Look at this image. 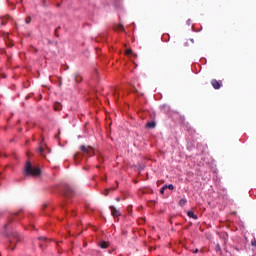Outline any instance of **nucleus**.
<instances>
[{
  "instance_id": "5701e85b",
  "label": "nucleus",
  "mask_w": 256,
  "mask_h": 256,
  "mask_svg": "<svg viewBox=\"0 0 256 256\" xmlns=\"http://www.w3.org/2000/svg\"><path fill=\"white\" fill-rule=\"evenodd\" d=\"M114 97H119V92H117V90L114 91Z\"/></svg>"
},
{
  "instance_id": "7ed1b4c3",
  "label": "nucleus",
  "mask_w": 256,
  "mask_h": 256,
  "mask_svg": "<svg viewBox=\"0 0 256 256\" xmlns=\"http://www.w3.org/2000/svg\"><path fill=\"white\" fill-rule=\"evenodd\" d=\"M80 151H82L83 155H89L90 157L94 155V150L90 146L82 145L80 146Z\"/></svg>"
},
{
  "instance_id": "20e7f679",
  "label": "nucleus",
  "mask_w": 256,
  "mask_h": 256,
  "mask_svg": "<svg viewBox=\"0 0 256 256\" xmlns=\"http://www.w3.org/2000/svg\"><path fill=\"white\" fill-rule=\"evenodd\" d=\"M64 197H66L67 199H71V197H75V190L67 186L64 190Z\"/></svg>"
},
{
  "instance_id": "412c9836",
  "label": "nucleus",
  "mask_w": 256,
  "mask_h": 256,
  "mask_svg": "<svg viewBox=\"0 0 256 256\" xmlns=\"http://www.w3.org/2000/svg\"><path fill=\"white\" fill-rule=\"evenodd\" d=\"M38 241H47V238L44 237V236H40V237L38 238Z\"/></svg>"
},
{
  "instance_id": "4be33fe9",
  "label": "nucleus",
  "mask_w": 256,
  "mask_h": 256,
  "mask_svg": "<svg viewBox=\"0 0 256 256\" xmlns=\"http://www.w3.org/2000/svg\"><path fill=\"white\" fill-rule=\"evenodd\" d=\"M25 21H26L27 25H29V23H31V17H27Z\"/></svg>"
},
{
  "instance_id": "9b49d317",
  "label": "nucleus",
  "mask_w": 256,
  "mask_h": 256,
  "mask_svg": "<svg viewBox=\"0 0 256 256\" xmlns=\"http://www.w3.org/2000/svg\"><path fill=\"white\" fill-rule=\"evenodd\" d=\"M155 122L154 121H152V122H148L147 124H146V127H147V129H155Z\"/></svg>"
},
{
  "instance_id": "1a4fd4ad",
  "label": "nucleus",
  "mask_w": 256,
  "mask_h": 256,
  "mask_svg": "<svg viewBox=\"0 0 256 256\" xmlns=\"http://www.w3.org/2000/svg\"><path fill=\"white\" fill-rule=\"evenodd\" d=\"M99 247H101V249H107V247H109V243L105 242V241H101L98 243Z\"/></svg>"
},
{
  "instance_id": "cd10ccee",
  "label": "nucleus",
  "mask_w": 256,
  "mask_h": 256,
  "mask_svg": "<svg viewBox=\"0 0 256 256\" xmlns=\"http://www.w3.org/2000/svg\"><path fill=\"white\" fill-rule=\"evenodd\" d=\"M197 251H198V250L196 249V250L194 251V253H197Z\"/></svg>"
},
{
  "instance_id": "f3484780",
  "label": "nucleus",
  "mask_w": 256,
  "mask_h": 256,
  "mask_svg": "<svg viewBox=\"0 0 256 256\" xmlns=\"http://www.w3.org/2000/svg\"><path fill=\"white\" fill-rule=\"evenodd\" d=\"M44 149H43V146H40L39 148H38V153L40 154V155H43V153H44Z\"/></svg>"
},
{
  "instance_id": "2eb2a0df",
  "label": "nucleus",
  "mask_w": 256,
  "mask_h": 256,
  "mask_svg": "<svg viewBox=\"0 0 256 256\" xmlns=\"http://www.w3.org/2000/svg\"><path fill=\"white\" fill-rule=\"evenodd\" d=\"M164 189H169L170 191H173V189H175V186H173V184L164 185Z\"/></svg>"
},
{
  "instance_id": "bb28decb",
  "label": "nucleus",
  "mask_w": 256,
  "mask_h": 256,
  "mask_svg": "<svg viewBox=\"0 0 256 256\" xmlns=\"http://www.w3.org/2000/svg\"><path fill=\"white\" fill-rule=\"evenodd\" d=\"M7 227H9V225L6 224V225L4 226V229H7Z\"/></svg>"
},
{
  "instance_id": "4468645a",
  "label": "nucleus",
  "mask_w": 256,
  "mask_h": 256,
  "mask_svg": "<svg viewBox=\"0 0 256 256\" xmlns=\"http://www.w3.org/2000/svg\"><path fill=\"white\" fill-rule=\"evenodd\" d=\"M74 161H75L76 165H79V163H81V161L79 160V154L74 155Z\"/></svg>"
},
{
  "instance_id": "f8f14e48",
  "label": "nucleus",
  "mask_w": 256,
  "mask_h": 256,
  "mask_svg": "<svg viewBox=\"0 0 256 256\" xmlns=\"http://www.w3.org/2000/svg\"><path fill=\"white\" fill-rule=\"evenodd\" d=\"M61 104L59 102L54 103V111H61Z\"/></svg>"
},
{
  "instance_id": "a878e982",
  "label": "nucleus",
  "mask_w": 256,
  "mask_h": 256,
  "mask_svg": "<svg viewBox=\"0 0 256 256\" xmlns=\"http://www.w3.org/2000/svg\"><path fill=\"white\" fill-rule=\"evenodd\" d=\"M116 201H118V202L121 201V198L117 197V198H116Z\"/></svg>"
},
{
  "instance_id": "f03ea898",
  "label": "nucleus",
  "mask_w": 256,
  "mask_h": 256,
  "mask_svg": "<svg viewBox=\"0 0 256 256\" xmlns=\"http://www.w3.org/2000/svg\"><path fill=\"white\" fill-rule=\"evenodd\" d=\"M21 241V237L19 236V232H12V240H10L9 249L11 251H15V246H11L13 243H19Z\"/></svg>"
},
{
  "instance_id": "a211bd4d",
  "label": "nucleus",
  "mask_w": 256,
  "mask_h": 256,
  "mask_svg": "<svg viewBox=\"0 0 256 256\" xmlns=\"http://www.w3.org/2000/svg\"><path fill=\"white\" fill-rule=\"evenodd\" d=\"M215 251L217 253L221 252V245L217 244L216 247H215Z\"/></svg>"
},
{
  "instance_id": "6ab92c4d",
  "label": "nucleus",
  "mask_w": 256,
  "mask_h": 256,
  "mask_svg": "<svg viewBox=\"0 0 256 256\" xmlns=\"http://www.w3.org/2000/svg\"><path fill=\"white\" fill-rule=\"evenodd\" d=\"M167 188H165V186H163L161 189H160V194L161 195H165V190H166Z\"/></svg>"
},
{
  "instance_id": "c85d7f7f",
  "label": "nucleus",
  "mask_w": 256,
  "mask_h": 256,
  "mask_svg": "<svg viewBox=\"0 0 256 256\" xmlns=\"http://www.w3.org/2000/svg\"><path fill=\"white\" fill-rule=\"evenodd\" d=\"M26 99H29V96H26Z\"/></svg>"
},
{
  "instance_id": "dca6fc26",
  "label": "nucleus",
  "mask_w": 256,
  "mask_h": 256,
  "mask_svg": "<svg viewBox=\"0 0 256 256\" xmlns=\"http://www.w3.org/2000/svg\"><path fill=\"white\" fill-rule=\"evenodd\" d=\"M109 191H115V188H108L104 191V195L107 196L109 195Z\"/></svg>"
},
{
  "instance_id": "0eeeda50",
  "label": "nucleus",
  "mask_w": 256,
  "mask_h": 256,
  "mask_svg": "<svg viewBox=\"0 0 256 256\" xmlns=\"http://www.w3.org/2000/svg\"><path fill=\"white\" fill-rule=\"evenodd\" d=\"M114 31H125V27L122 24H116L113 27Z\"/></svg>"
},
{
  "instance_id": "f257e3e1",
  "label": "nucleus",
  "mask_w": 256,
  "mask_h": 256,
  "mask_svg": "<svg viewBox=\"0 0 256 256\" xmlns=\"http://www.w3.org/2000/svg\"><path fill=\"white\" fill-rule=\"evenodd\" d=\"M24 173L26 177H29V175L32 177H39V175H41V168L33 167L31 162H27L24 168Z\"/></svg>"
},
{
  "instance_id": "aec40b11",
  "label": "nucleus",
  "mask_w": 256,
  "mask_h": 256,
  "mask_svg": "<svg viewBox=\"0 0 256 256\" xmlns=\"http://www.w3.org/2000/svg\"><path fill=\"white\" fill-rule=\"evenodd\" d=\"M132 53H133V50H131V49H127L125 51V55H131Z\"/></svg>"
},
{
  "instance_id": "393cba45",
  "label": "nucleus",
  "mask_w": 256,
  "mask_h": 256,
  "mask_svg": "<svg viewBox=\"0 0 256 256\" xmlns=\"http://www.w3.org/2000/svg\"><path fill=\"white\" fill-rule=\"evenodd\" d=\"M45 247V244H40V249H43Z\"/></svg>"
},
{
  "instance_id": "39448f33",
  "label": "nucleus",
  "mask_w": 256,
  "mask_h": 256,
  "mask_svg": "<svg viewBox=\"0 0 256 256\" xmlns=\"http://www.w3.org/2000/svg\"><path fill=\"white\" fill-rule=\"evenodd\" d=\"M112 217H121V212L115 206H110Z\"/></svg>"
},
{
  "instance_id": "b1692460",
  "label": "nucleus",
  "mask_w": 256,
  "mask_h": 256,
  "mask_svg": "<svg viewBox=\"0 0 256 256\" xmlns=\"http://www.w3.org/2000/svg\"><path fill=\"white\" fill-rule=\"evenodd\" d=\"M2 25H7V20L2 19Z\"/></svg>"
},
{
  "instance_id": "ddd939ff",
  "label": "nucleus",
  "mask_w": 256,
  "mask_h": 256,
  "mask_svg": "<svg viewBox=\"0 0 256 256\" xmlns=\"http://www.w3.org/2000/svg\"><path fill=\"white\" fill-rule=\"evenodd\" d=\"M179 205H180V207H185V205H187V199L186 198H182L179 201Z\"/></svg>"
},
{
  "instance_id": "423d86ee",
  "label": "nucleus",
  "mask_w": 256,
  "mask_h": 256,
  "mask_svg": "<svg viewBox=\"0 0 256 256\" xmlns=\"http://www.w3.org/2000/svg\"><path fill=\"white\" fill-rule=\"evenodd\" d=\"M211 85H212L213 89H219L220 87H223L221 82H219V80H217V79H212Z\"/></svg>"
},
{
  "instance_id": "6e6552de",
  "label": "nucleus",
  "mask_w": 256,
  "mask_h": 256,
  "mask_svg": "<svg viewBox=\"0 0 256 256\" xmlns=\"http://www.w3.org/2000/svg\"><path fill=\"white\" fill-rule=\"evenodd\" d=\"M74 79H75L76 83H81L83 81V77L79 73L74 74Z\"/></svg>"
},
{
  "instance_id": "9d476101",
  "label": "nucleus",
  "mask_w": 256,
  "mask_h": 256,
  "mask_svg": "<svg viewBox=\"0 0 256 256\" xmlns=\"http://www.w3.org/2000/svg\"><path fill=\"white\" fill-rule=\"evenodd\" d=\"M187 215H188V217H190V219H195V220L198 219L197 215H195V213H193V211H188Z\"/></svg>"
}]
</instances>
